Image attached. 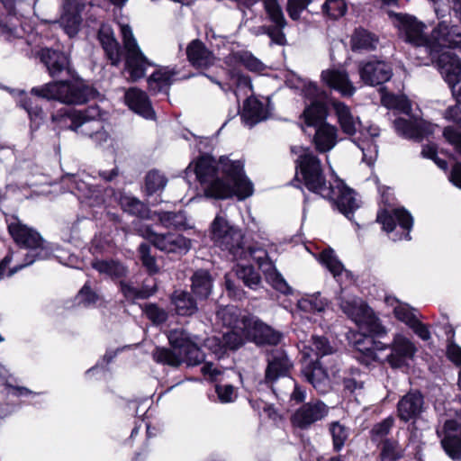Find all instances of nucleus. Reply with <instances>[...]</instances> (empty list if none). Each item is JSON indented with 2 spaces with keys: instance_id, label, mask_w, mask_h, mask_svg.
<instances>
[{
  "instance_id": "1",
  "label": "nucleus",
  "mask_w": 461,
  "mask_h": 461,
  "mask_svg": "<svg viewBox=\"0 0 461 461\" xmlns=\"http://www.w3.org/2000/svg\"><path fill=\"white\" fill-rule=\"evenodd\" d=\"M342 312L352 320L363 333L364 339L356 341L357 354L356 357L363 364L368 366L373 361L379 360L377 351L387 347L379 341H375L373 336L386 334L385 328L375 316L373 310L357 297H345L342 292L337 297Z\"/></svg>"
},
{
  "instance_id": "2",
  "label": "nucleus",
  "mask_w": 461,
  "mask_h": 461,
  "mask_svg": "<svg viewBox=\"0 0 461 461\" xmlns=\"http://www.w3.org/2000/svg\"><path fill=\"white\" fill-rule=\"evenodd\" d=\"M100 119L101 110L98 106H89L83 111L74 110L63 115L51 116L52 122L66 124L68 129L77 133L88 136L98 147L112 145L113 140L104 129Z\"/></svg>"
},
{
  "instance_id": "3",
  "label": "nucleus",
  "mask_w": 461,
  "mask_h": 461,
  "mask_svg": "<svg viewBox=\"0 0 461 461\" xmlns=\"http://www.w3.org/2000/svg\"><path fill=\"white\" fill-rule=\"evenodd\" d=\"M382 104L390 109L398 110L406 115V117H399L393 121L395 131L405 139L421 141L423 139L431 136L436 129L438 128L436 124L411 116V103L403 95H384Z\"/></svg>"
},
{
  "instance_id": "4",
  "label": "nucleus",
  "mask_w": 461,
  "mask_h": 461,
  "mask_svg": "<svg viewBox=\"0 0 461 461\" xmlns=\"http://www.w3.org/2000/svg\"><path fill=\"white\" fill-rule=\"evenodd\" d=\"M202 190L207 197L226 199L237 196L244 200L253 194L252 182L246 175H196Z\"/></svg>"
},
{
  "instance_id": "5",
  "label": "nucleus",
  "mask_w": 461,
  "mask_h": 461,
  "mask_svg": "<svg viewBox=\"0 0 461 461\" xmlns=\"http://www.w3.org/2000/svg\"><path fill=\"white\" fill-rule=\"evenodd\" d=\"M8 230L14 241L28 250L24 255V262L10 269L9 276L37 260L48 259L51 256V249L40 233L23 224L18 219L14 218L8 223Z\"/></svg>"
},
{
  "instance_id": "6",
  "label": "nucleus",
  "mask_w": 461,
  "mask_h": 461,
  "mask_svg": "<svg viewBox=\"0 0 461 461\" xmlns=\"http://www.w3.org/2000/svg\"><path fill=\"white\" fill-rule=\"evenodd\" d=\"M31 94L49 101H58L68 105L86 103L94 95L93 90L77 80H58L32 87Z\"/></svg>"
},
{
  "instance_id": "7",
  "label": "nucleus",
  "mask_w": 461,
  "mask_h": 461,
  "mask_svg": "<svg viewBox=\"0 0 461 461\" xmlns=\"http://www.w3.org/2000/svg\"><path fill=\"white\" fill-rule=\"evenodd\" d=\"M212 239L221 250L227 251L232 259L239 260L245 255V244L240 230L230 226L221 216L212 222Z\"/></svg>"
},
{
  "instance_id": "8",
  "label": "nucleus",
  "mask_w": 461,
  "mask_h": 461,
  "mask_svg": "<svg viewBox=\"0 0 461 461\" xmlns=\"http://www.w3.org/2000/svg\"><path fill=\"white\" fill-rule=\"evenodd\" d=\"M212 239L221 250L227 251L232 259L239 260L245 255V244L240 230L230 226L221 216L212 222Z\"/></svg>"
},
{
  "instance_id": "9",
  "label": "nucleus",
  "mask_w": 461,
  "mask_h": 461,
  "mask_svg": "<svg viewBox=\"0 0 461 461\" xmlns=\"http://www.w3.org/2000/svg\"><path fill=\"white\" fill-rule=\"evenodd\" d=\"M389 16L402 39L416 48L424 49L427 52L429 37L425 34L424 23L407 14L390 12Z\"/></svg>"
},
{
  "instance_id": "10",
  "label": "nucleus",
  "mask_w": 461,
  "mask_h": 461,
  "mask_svg": "<svg viewBox=\"0 0 461 461\" xmlns=\"http://www.w3.org/2000/svg\"><path fill=\"white\" fill-rule=\"evenodd\" d=\"M444 48L461 50V27L442 21L432 30L427 53L434 59Z\"/></svg>"
},
{
  "instance_id": "11",
  "label": "nucleus",
  "mask_w": 461,
  "mask_h": 461,
  "mask_svg": "<svg viewBox=\"0 0 461 461\" xmlns=\"http://www.w3.org/2000/svg\"><path fill=\"white\" fill-rule=\"evenodd\" d=\"M124 49L126 50V69L132 80H138L145 76L147 67L151 63L140 50L129 25H121Z\"/></svg>"
},
{
  "instance_id": "12",
  "label": "nucleus",
  "mask_w": 461,
  "mask_h": 461,
  "mask_svg": "<svg viewBox=\"0 0 461 461\" xmlns=\"http://www.w3.org/2000/svg\"><path fill=\"white\" fill-rule=\"evenodd\" d=\"M327 180L324 175H295L293 185L301 187L300 183L312 192L317 193L324 198L333 197L336 188L341 186V179L337 175H330Z\"/></svg>"
},
{
  "instance_id": "13",
  "label": "nucleus",
  "mask_w": 461,
  "mask_h": 461,
  "mask_svg": "<svg viewBox=\"0 0 461 461\" xmlns=\"http://www.w3.org/2000/svg\"><path fill=\"white\" fill-rule=\"evenodd\" d=\"M37 55L51 77H59L64 75L72 76L73 70L69 59L64 52L45 48L41 49Z\"/></svg>"
},
{
  "instance_id": "14",
  "label": "nucleus",
  "mask_w": 461,
  "mask_h": 461,
  "mask_svg": "<svg viewBox=\"0 0 461 461\" xmlns=\"http://www.w3.org/2000/svg\"><path fill=\"white\" fill-rule=\"evenodd\" d=\"M175 330V366L186 363L187 366H197L205 360L204 353L186 336L181 333V339L176 337Z\"/></svg>"
},
{
  "instance_id": "15",
  "label": "nucleus",
  "mask_w": 461,
  "mask_h": 461,
  "mask_svg": "<svg viewBox=\"0 0 461 461\" xmlns=\"http://www.w3.org/2000/svg\"><path fill=\"white\" fill-rule=\"evenodd\" d=\"M329 407L322 402H310L302 405L292 416V422L300 429H308L311 425L328 415Z\"/></svg>"
},
{
  "instance_id": "16",
  "label": "nucleus",
  "mask_w": 461,
  "mask_h": 461,
  "mask_svg": "<svg viewBox=\"0 0 461 461\" xmlns=\"http://www.w3.org/2000/svg\"><path fill=\"white\" fill-rule=\"evenodd\" d=\"M391 353L386 356V361L393 368H400L407 365L416 353V347L406 337L396 334L390 345Z\"/></svg>"
},
{
  "instance_id": "17",
  "label": "nucleus",
  "mask_w": 461,
  "mask_h": 461,
  "mask_svg": "<svg viewBox=\"0 0 461 461\" xmlns=\"http://www.w3.org/2000/svg\"><path fill=\"white\" fill-rule=\"evenodd\" d=\"M264 7L275 26H268V29H261V31L267 32V35L273 43L284 45L286 40L283 29L286 26V21L277 0H264Z\"/></svg>"
},
{
  "instance_id": "18",
  "label": "nucleus",
  "mask_w": 461,
  "mask_h": 461,
  "mask_svg": "<svg viewBox=\"0 0 461 461\" xmlns=\"http://www.w3.org/2000/svg\"><path fill=\"white\" fill-rule=\"evenodd\" d=\"M359 75L366 85L376 86L387 82L393 75L389 64L381 60H369L359 66Z\"/></svg>"
},
{
  "instance_id": "19",
  "label": "nucleus",
  "mask_w": 461,
  "mask_h": 461,
  "mask_svg": "<svg viewBox=\"0 0 461 461\" xmlns=\"http://www.w3.org/2000/svg\"><path fill=\"white\" fill-rule=\"evenodd\" d=\"M242 324L246 330L247 339L256 344L276 345L281 340L282 336L279 332L258 320L242 321Z\"/></svg>"
},
{
  "instance_id": "20",
  "label": "nucleus",
  "mask_w": 461,
  "mask_h": 461,
  "mask_svg": "<svg viewBox=\"0 0 461 461\" xmlns=\"http://www.w3.org/2000/svg\"><path fill=\"white\" fill-rule=\"evenodd\" d=\"M441 446L452 460H461V423L454 420L445 422Z\"/></svg>"
},
{
  "instance_id": "21",
  "label": "nucleus",
  "mask_w": 461,
  "mask_h": 461,
  "mask_svg": "<svg viewBox=\"0 0 461 461\" xmlns=\"http://www.w3.org/2000/svg\"><path fill=\"white\" fill-rule=\"evenodd\" d=\"M425 410V402L420 392H410L397 404V415L402 421L416 420Z\"/></svg>"
},
{
  "instance_id": "22",
  "label": "nucleus",
  "mask_w": 461,
  "mask_h": 461,
  "mask_svg": "<svg viewBox=\"0 0 461 461\" xmlns=\"http://www.w3.org/2000/svg\"><path fill=\"white\" fill-rule=\"evenodd\" d=\"M377 221L383 225V229L388 232L394 230L397 222L402 229L407 230L404 239L411 240L410 230L413 225V218L404 208L394 209L392 212H381L377 215Z\"/></svg>"
},
{
  "instance_id": "23",
  "label": "nucleus",
  "mask_w": 461,
  "mask_h": 461,
  "mask_svg": "<svg viewBox=\"0 0 461 461\" xmlns=\"http://www.w3.org/2000/svg\"><path fill=\"white\" fill-rule=\"evenodd\" d=\"M292 363L287 355L280 349L272 351L267 357V367L266 369L265 381L274 384L278 378L288 377Z\"/></svg>"
},
{
  "instance_id": "24",
  "label": "nucleus",
  "mask_w": 461,
  "mask_h": 461,
  "mask_svg": "<svg viewBox=\"0 0 461 461\" xmlns=\"http://www.w3.org/2000/svg\"><path fill=\"white\" fill-rule=\"evenodd\" d=\"M437 67L449 86L461 81V59L456 55L442 52L438 57Z\"/></svg>"
},
{
  "instance_id": "25",
  "label": "nucleus",
  "mask_w": 461,
  "mask_h": 461,
  "mask_svg": "<svg viewBox=\"0 0 461 461\" xmlns=\"http://www.w3.org/2000/svg\"><path fill=\"white\" fill-rule=\"evenodd\" d=\"M240 116L245 125L251 128L268 118V104H265L252 96L248 97L243 104Z\"/></svg>"
},
{
  "instance_id": "26",
  "label": "nucleus",
  "mask_w": 461,
  "mask_h": 461,
  "mask_svg": "<svg viewBox=\"0 0 461 461\" xmlns=\"http://www.w3.org/2000/svg\"><path fill=\"white\" fill-rule=\"evenodd\" d=\"M186 54L190 63L196 68L206 69L212 66L215 61L212 52L198 40L193 41L187 46Z\"/></svg>"
},
{
  "instance_id": "27",
  "label": "nucleus",
  "mask_w": 461,
  "mask_h": 461,
  "mask_svg": "<svg viewBox=\"0 0 461 461\" xmlns=\"http://www.w3.org/2000/svg\"><path fill=\"white\" fill-rule=\"evenodd\" d=\"M303 374L312 386L321 393L330 389V380L326 370L320 361L309 360L303 368Z\"/></svg>"
},
{
  "instance_id": "28",
  "label": "nucleus",
  "mask_w": 461,
  "mask_h": 461,
  "mask_svg": "<svg viewBox=\"0 0 461 461\" xmlns=\"http://www.w3.org/2000/svg\"><path fill=\"white\" fill-rule=\"evenodd\" d=\"M321 78L330 87L339 91L342 95L350 96L356 91L345 71L326 70L321 73Z\"/></svg>"
},
{
  "instance_id": "29",
  "label": "nucleus",
  "mask_w": 461,
  "mask_h": 461,
  "mask_svg": "<svg viewBox=\"0 0 461 461\" xmlns=\"http://www.w3.org/2000/svg\"><path fill=\"white\" fill-rule=\"evenodd\" d=\"M98 39L111 64L117 66L121 61V50L113 29L103 24L98 32Z\"/></svg>"
},
{
  "instance_id": "30",
  "label": "nucleus",
  "mask_w": 461,
  "mask_h": 461,
  "mask_svg": "<svg viewBox=\"0 0 461 461\" xmlns=\"http://www.w3.org/2000/svg\"><path fill=\"white\" fill-rule=\"evenodd\" d=\"M315 148L321 153L331 150L338 142V129L330 123L320 125L313 138Z\"/></svg>"
},
{
  "instance_id": "31",
  "label": "nucleus",
  "mask_w": 461,
  "mask_h": 461,
  "mask_svg": "<svg viewBox=\"0 0 461 461\" xmlns=\"http://www.w3.org/2000/svg\"><path fill=\"white\" fill-rule=\"evenodd\" d=\"M328 199L334 201L339 211L348 218L359 206L354 190L347 186L342 180L341 186L336 188L334 196Z\"/></svg>"
},
{
  "instance_id": "32",
  "label": "nucleus",
  "mask_w": 461,
  "mask_h": 461,
  "mask_svg": "<svg viewBox=\"0 0 461 461\" xmlns=\"http://www.w3.org/2000/svg\"><path fill=\"white\" fill-rule=\"evenodd\" d=\"M125 102L130 109L143 117L153 116V110L145 92L135 87L130 88L125 94Z\"/></svg>"
},
{
  "instance_id": "33",
  "label": "nucleus",
  "mask_w": 461,
  "mask_h": 461,
  "mask_svg": "<svg viewBox=\"0 0 461 461\" xmlns=\"http://www.w3.org/2000/svg\"><path fill=\"white\" fill-rule=\"evenodd\" d=\"M331 105L343 132L348 135L355 134L360 124L358 118L354 116L350 108L342 102L333 101Z\"/></svg>"
},
{
  "instance_id": "34",
  "label": "nucleus",
  "mask_w": 461,
  "mask_h": 461,
  "mask_svg": "<svg viewBox=\"0 0 461 461\" xmlns=\"http://www.w3.org/2000/svg\"><path fill=\"white\" fill-rule=\"evenodd\" d=\"M319 260L332 274L337 281H340L343 276L347 279L352 278L351 273L345 268L333 249H326L322 250L319 255Z\"/></svg>"
},
{
  "instance_id": "35",
  "label": "nucleus",
  "mask_w": 461,
  "mask_h": 461,
  "mask_svg": "<svg viewBox=\"0 0 461 461\" xmlns=\"http://www.w3.org/2000/svg\"><path fill=\"white\" fill-rule=\"evenodd\" d=\"M91 266L99 274L105 275L112 279L125 277L128 268L120 261L115 259H94Z\"/></svg>"
},
{
  "instance_id": "36",
  "label": "nucleus",
  "mask_w": 461,
  "mask_h": 461,
  "mask_svg": "<svg viewBox=\"0 0 461 461\" xmlns=\"http://www.w3.org/2000/svg\"><path fill=\"white\" fill-rule=\"evenodd\" d=\"M305 359H312V355L319 357L332 355L335 353L334 348L330 344L329 340L322 336H312L309 345H303L301 349Z\"/></svg>"
},
{
  "instance_id": "37",
  "label": "nucleus",
  "mask_w": 461,
  "mask_h": 461,
  "mask_svg": "<svg viewBox=\"0 0 461 461\" xmlns=\"http://www.w3.org/2000/svg\"><path fill=\"white\" fill-rule=\"evenodd\" d=\"M173 71L169 68H160L156 70L149 78V88L153 93L164 94L167 97L169 95V90L172 84Z\"/></svg>"
},
{
  "instance_id": "38",
  "label": "nucleus",
  "mask_w": 461,
  "mask_h": 461,
  "mask_svg": "<svg viewBox=\"0 0 461 461\" xmlns=\"http://www.w3.org/2000/svg\"><path fill=\"white\" fill-rule=\"evenodd\" d=\"M225 63L230 67L244 66L251 71H261L264 64L250 52L245 50L233 51L225 57Z\"/></svg>"
},
{
  "instance_id": "39",
  "label": "nucleus",
  "mask_w": 461,
  "mask_h": 461,
  "mask_svg": "<svg viewBox=\"0 0 461 461\" xmlns=\"http://www.w3.org/2000/svg\"><path fill=\"white\" fill-rule=\"evenodd\" d=\"M379 43L378 37L363 28L356 29L351 36V47L353 50H373Z\"/></svg>"
},
{
  "instance_id": "40",
  "label": "nucleus",
  "mask_w": 461,
  "mask_h": 461,
  "mask_svg": "<svg viewBox=\"0 0 461 461\" xmlns=\"http://www.w3.org/2000/svg\"><path fill=\"white\" fill-rule=\"evenodd\" d=\"M298 309L304 312L320 313L323 312L329 306V301L321 295V293L305 294L296 303Z\"/></svg>"
},
{
  "instance_id": "41",
  "label": "nucleus",
  "mask_w": 461,
  "mask_h": 461,
  "mask_svg": "<svg viewBox=\"0 0 461 461\" xmlns=\"http://www.w3.org/2000/svg\"><path fill=\"white\" fill-rule=\"evenodd\" d=\"M304 122L307 126L318 128L327 123V109L322 102L313 101L303 112Z\"/></svg>"
},
{
  "instance_id": "42",
  "label": "nucleus",
  "mask_w": 461,
  "mask_h": 461,
  "mask_svg": "<svg viewBox=\"0 0 461 461\" xmlns=\"http://www.w3.org/2000/svg\"><path fill=\"white\" fill-rule=\"evenodd\" d=\"M120 204L123 211L131 215L137 216L140 219H152V212L149 208L135 197L123 195L120 198Z\"/></svg>"
},
{
  "instance_id": "43",
  "label": "nucleus",
  "mask_w": 461,
  "mask_h": 461,
  "mask_svg": "<svg viewBox=\"0 0 461 461\" xmlns=\"http://www.w3.org/2000/svg\"><path fill=\"white\" fill-rule=\"evenodd\" d=\"M82 18L75 7H66L59 23L69 37L77 34L80 29Z\"/></svg>"
},
{
  "instance_id": "44",
  "label": "nucleus",
  "mask_w": 461,
  "mask_h": 461,
  "mask_svg": "<svg viewBox=\"0 0 461 461\" xmlns=\"http://www.w3.org/2000/svg\"><path fill=\"white\" fill-rule=\"evenodd\" d=\"M212 278L208 271L198 270L192 276V290L197 297L206 299L212 291Z\"/></svg>"
},
{
  "instance_id": "45",
  "label": "nucleus",
  "mask_w": 461,
  "mask_h": 461,
  "mask_svg": "<svg viewBox=\"0 0 461 461\" xmlns=\"http://www.w3.org/2000/svg\"><path fill=\"white\" fill-rule=\"evenodd\" d=\"M300 169V173H322L323 166L320 158L312 151L306 150L301 154L296 159V169Z\"/></svg>"
},
{
  "instance_id": "46",
  "label": "nucleus",
  "mask_w": 461,
  "mask_h": 461,
  "mask_svg": "<svg viewBox=\"0 0 461 461\" xmlns=\"http://www.w3.org/2000/svg\"><path fill=\"white\" fill-rule=\"evenodd\" d=\"M198 311L196 301L187 292L175 296V313L180 316H192Z\"/></svg>"
},
{
  "instance_id": "47",
  "label": "nucleus",
  "mask_w": 461,
  "mask_h": 461,
  "mask_svg": "<svg viewBox=\"0 0 461 461\" xmlns=\"http://www.w3.org/2000/svg\"><path fill=\"white\" fill-rule=\"evenodd\" d=\"M218 160L209 154H202L192 161L185 173H217Z\"/></svg>"
},
{
  "instance_id": "48",
  "label": "nucleus",
  "mask_w": 461,
  "mask_h": 461,
  "mask_svg": "<svg viewBox=\"0 0 461 461\" xmlns=\"http://www.w3.org/2000/svg\"><path fill=\"white\" fill-rule=\"evenodd\" d=\"M252 258L258 265V267L265 273L273 270L274 264L269 259L266 249L256 246H245V255L242 259Z\"/></svg>"
},
{
  "instance_id": "49",
  "label": "nucleus",
  "mask_w": 461,
  "mask_h": 461,
  "mask_svg": "<svg viewBox=\"0 0 461 461\" xmlns=\"http://www.w3.org/2000/svg\"><path fill=\"white\" fill-rule=\"evenodd\" d=\"M222 343L224 345L225 350L231 349L235 350L241 347L246 338V330L244 329L243 324L239 328L232 329L231 330L224 333L222 335Z\"/></svg>"
},
{
  "instance_id": "50",
  "label": "nucleus",
  "mask_w": 461,
  "mask_h": 461,
  "mask_svg": "<svg viewBox=\"0 0 461 461\" xmlns=\"http://www.w3.org/2000/svg\"><path fill=\"white\" fill-rule=\"evenodd\" d=\"M240 310L234 305H227L221 307L217 311V318L222 322L223 325L231 327L232 329L239 328Z\"/></svg>"
},
{
  "instance_id": "51",
  "label": "nucleus",
  "mask_w": 461,
  "mask_h": 461,
  "mask_svg": "<svg viewBox=\"0 0 461 461\" xmlns=\"http://www.w3.org/2000/svg\"><path fill=\"white\" fill-rule=\"evenodd\" d=\"M217 173H243L244 160L230 159L226 156H221L218 159Z\"/></svg>"
},
{
  "instance_id": "52",
  "label": "nucleus",
  "mask_w": 461,
  "mask_h": 461,
  "mask_svg": "<svg viewBox=\"0 0 461 461\" xmlns=\"http://www.w3.org/2000/svg\"><path fill=\"white\" fill-rule=\"evenodd\" d=\"M330 431L332 436L334 449L339 451L348 437V430L339 421H334L330 425Z\"/></svg>"
},
{
  "instance_id": "53",
  "label": "nucleus",
  "mask_w": 461,
  "mask_h": 461,
  "mask_svg": "<svg viewBox=\"0 0 461 461\" xmlns=\"http://www.w3.org/2000/svg\"><path fill=\"white\" fill-rule=\"evenodd\" d=\"M237 275L248 287L251 289H258V287H259L261 278L258 273L252 267H241L238 270Z\"/></svg>"
},
{
  "instance_id": "54",
  "label": "nucleus",
  "mask_w": 461,
  "mask_h": 461,
  "mask_svg": "<svg viewBox=\"0 0 461 461\" xmlns=\"http://www.w3.org/2000/svg\"><path fill=\"white\" fill-rule=\"evenodd\" d=\"M292 87L301 88L304 95L312 100V103L313 101L321 102V100L324 99V93L312 82H307L304 79L298 78V84L292 86Z\"/></svg>"
},
{
  "instance_id": "55",
  "label": "nucleus",
  "mask_w": 461,
  "mask_h": 461,
  "mask_svg": "<svg viewBox=\"0 0 461 461\" xmlns=\"http://www.w3.org/2000/svg\"><path fill=\"white\" fill-rule=\"evenodd\" d=\"M386 302L392 305L393 302L396 303V305L393 307L394 316L399 321L404 322L406 325L409 326L414 319H417L412 310L407 304L399 303L395 299L393 298H387Z\"/></svg>"
},
{
  "instance_id": "56",
  "label": "nucleus",
  "mask_w": 461,
  "mask_h": 461,
  "mask_svg": "<svg viewBox=\"0 0 461 461\" xmlns=\"http://www.w3.org/2000/svg\"><path fill=\"white\" fill-rule=\"evenodd\" d=\"M322 11L330 18L337 19L345 14L347 5L344 0H326Z\"/></svg>"
},
{
  "instance_id": "57",
  "label": "nucleus",
  "mask_w": 461,
  "mask_h": 461,
  "mask_svg": "<svg viewBox=\"0 0 461 461\" xmlns=\"http://www.w3.org/2000/svg\"><path fill=\"white\" fill-rule=\"evenodd\" d=\"M402 449L395 441L385 440L381 452L383 461H395L402 456Z\"/></svg>"
},
{
  "instance_id": "58",
  "label": "nucleus",
  "mask_w": 461,
  "mask_h": 461,
  "mask_svg": "<svg viewBox=\"0 0 461 461\" xmlns=\"http://www.w3.org/2000/svg\"><path fill=\"white\" fill-rule=\"evenodd\" d=\"M20 105L27 112L32 121L42 120L43 111L31 97L24 96L20 100Z\"/></svg>"
},
{
  "instance_id": "59",
  "label": "nucleus",
  "mask_w": 461,
  "mask_h": 461,
  "mask_svg": "<svg viewBox=\"0 0 461 461\" xmlns=\"http://www.w3.org/2000/svg\"><path fill=\"white\" fill-rule=\"evenodd\" d=\"M138 250L143 266L149 273H156L158 267L155 258L150 254V246L147 243H141Z\"/></svg>"
},
{
  "instance_id": "60",
  "label": "nucleus",
  "mask_w": 461,
  "mask_h": 461,
  "mask_svg": "<svg viewBox=\"0 0 461 461\" xmlns=\"http://www.w3.org/2000/svg\"><path fill=\"white\" fill-rule=\"evenodd\" d=\"M393 425V419L392 417H388L382 420L381 422L375 424L372 429V440L380 441L383 440L384 437L388 435Z\"/></svg>"
},
{
  "instance_id": "61",
  "label": "nucleus",
  "mask_w": 461,
  "mask_h": 461,
  "mask_svg": "<svg viewBox=\"0 0 461 461\" xmlns=\"http://www.w3.org/2000/svg\"><path fill=\"white\" fill-rule=\"evenodd\" d=\"M312 0H288L286 11L292 20L297 21L301 17V14L307 8Z\"/></svg>"
},
{
  "instance_id": "62",
  "label": "nucleus",
  "mask_w": 461,
  "mask_h": 461,
  "mask_svg": "<svg viewBox=\"0 0 461 461\" xmlns=\"http://www.w3.org/2000/svg\"><path fill=\"white\" fill-rule=\"evenodd\" d=\"M443 136L461 155V129L451 126L446 127L443 131Z\"/></svg>"
},
{
  "instance_id": "63",
  "label": "nucleus",
  "mask_w": 461,
  "mask_h": 461,
  "mask_svg": "<svg viewBox=\"0 0 461 461\" xmlns=\"http://www.w3.org/2000/svg\"><path fill=\"white\" fill-rule=\"evenodd\" d=\"M120 288L123 296L127 300L134 301L138 299H147L148 294L144 293H139V288L134 286L131 282L121 281Z\"/></svg>"
},
{
  "instance_id": "64",
  "label": "nucleus",
  "mask_w": 461,
  "mask_h": 461,
  "mask_svg": "<svg viewBox=\"0 0 461 461\" xmlns=\"http://www.w3.org/2000/svg\"><path fill=\"white\" fill-rule=\"evenodd\" d=\"M215 392L222 403L231 402L237 397L236 390L231 384H217Z\"/></svg>"
}]
</instances>
